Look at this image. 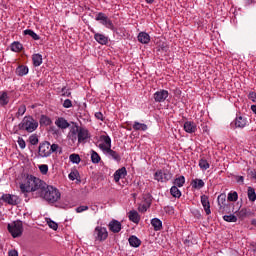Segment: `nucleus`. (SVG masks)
<instances>
[{
	"label": "nucleus",
	"instance_id": "1",
	"mask_svg": "<svg viewBox=\"0 0 256 256\" xmlns=\"http://www.w3.org/2000/svg\"><path fill=\"white\" fill-rule=\"evenodd\" d=\"M19 187L24 197H27V195L31 193L34 199H37V195H39L41 189L45 187V181L33 174H24L22 175Z\"/></svg>",
	"mask_w": 256,
	"mask_h": 256
},
{
	"label": "nucleus",
	"instance_id": "2",
	"mask_svg": "<svg viewBox=\"0 0 256 256\" xmlns=\"http://www.w3.org/2000/svg\"><path fill=\"white\" fill-rule=\"evenodd\" d=\"M39 198L46 201V203H49V205H53L61 200V192L56 187L45 183L43 189H41L38 195H36V199Z\"/></svg>",
	"mask_w": 256,
	"mask_h": 256
},
{
	"label": "nucleus",
	"instance_id": "3",
	"mask_svg": "<svg viewBox=\"0 0 256 256\" xmlns=\"http://www.w3.org/2000/svg\"><path fill=\"white\" fill-rule=\"evenodd\" d=\"M20 131H26L27 133H33V131H37V127H39V122L34 119L33 116H25L21 123L18 125Z\"/></svg>",
	"mask_w": 256,
	"mask_h": 256
},
{
	"label": "nucleus",
	"instance_id": "4",
	"mask_svg": "<svg viewBox=\"0 0 256 256\" xmlns=\"http://www.w3.org/2000/svg\"><path fill=\"white\" fill-rule=\"evenodd\" d=\"M89 137L91 136L86 128L75 127L70 131V139L72 141H77L78 139V143H87Z\"/></svg>",
	"mask_w": 256,
	"mask_h": 256
},
{
	"label": "nucleus",
	"instance_id": "5",
	"mask_svg": "<svg viewBox=\"0 0 256 256\" xmlns=\"http://www.w3.org/2000/svg\"><path fill=\"white\" fill-rule=\"evenodd\" d=\"M59 149V144H52L49 142H42L38 148V155L42 158L51 157L55 151Z\"/></svg>",
	"mask_w": 256,
	"mask_h": 256
},
{
	"label": "nucleus",
	"instance_id": "6",
	"mask_svg": "<svg viewBox=\"0 0 256 256\" xmlns=\"http://www.w3.org/2000/svg\"><path fill=\"white\" fill-rule=\"evenodd\" d=\"M7 229L12 237L17 239V237H21V235H23V222L21 220H17L9 223Z\"/></svg>",
	"mask_w": 256,
	"mask_h": 256
},
{
	"label": "nucleus",
	"instance_id": "7",
	"mask_svg": "<svg viewBox=\"0 0 256 256\" xmlns=\"http://www.w3.org/2000/svg\"><path fill=\"white\" fill-rule=\"evenodd\" d=\"M154 179L158 183H167V181L173 179V174L169 170H157L154 173Z\"/></svg>",
	"mask_w": 256,
	"mask_h": 256
},
{
	"label": "nucleus",
	"instance_id": "8",
	"mask_svg": "<svg viewBox=\"0 0 256 256\" xmlns=\"http://www.w3.org/2000/svg\"><path fill=\"white\" fill-rule=\"evenodd\" d=\"M93 236L95 241H105L109 237V232H107V228L97 226L94 230Z\"/></svg>",
	"mask_w": 256,
	"mask_h": 256
},
{
	"label": "nucleus",
	"instance_id": "9",
	"mask_svg": "<svg viewBox=\"0 0 256 256\" xmlns=\"http://www.w3.org/2000/svg\"><path fill=\"white\" fill-rule=\"evenodd\" d=\"M95 19L96 21H100L101 25H104V27H106L107 29H111V31L115 29V26L113 25V21H111V19H109V17H107L105 13L99 12Z\"/></svg>",
	"mask_w": 256,
	"mask_h": 256
},
{
	"label": "nucleus",
	"instance_id": "10",
	"mask_svg": "<svg viewBox=\"0 0 256 256\" xmlns=\"http://www.w3.org/2000/svg\"><path fill=\"white\" fill-rule=\"evenodd\" d=\"M1 199L8 205H19L21 203V199L17 195L3 194Z\"/></svg>",
	"mask_w": 256,
	"mask_h": 256
},
{
	"label": "nucleus",
	"instance_id": "11",
	"mask_svg": "<svg viewBox=\"0 0 256 256\" xmlns=\"http://www.w3.org/2000/svg\"><path fill=\"white\" fill-rule=\"evenodd\" d=\"M99 149H101L102 151H107L108 149H111V137L107 135H101Z\"/></svg>",
	"mask_w": 256,
	"mask_h": 256
},
{
	"label": "nucleus",
	"instance_id": "12",
	"mask_svg": "<svg viewBox=\"0 0 256 256\" xmlns=\"http://www.w3.org/2000/svg\"><path fill=\"white\" fill-rule=\"evenodd\" d=\"M169 97V91L167 90H159L154 93L153 98L156 103H163Z\"/></svg>",
	"mask_w": 256,
	"mask_h": 256
},
{
	"label": "nucleus",
	"instance_id": "13",
	"mask_svg": "<svg viewBox=\"0 0 256 256\" xmlns=\"http://www.w3.org/2000/svg\"><path fill=\"white\" fill-rule=\"evenodd\" d=\"M125 177H127V168L125 167L116 170L114 173L115 183H119V181H121V179H125Z\"/></svg>",
	"mask_w": 256,
	"mask_h": 256
},
{
	"label": "nucleus",
	"instance_id": "14",
	"mask_svg": "<svg viewBox=\"0 0 256 256\" xmlns=\"http://www.w3.org/2000/svg\"><path fill=\"white\" fill-rule=\"evenodd\" d=\"M92 33H94L95 41L100 45H107V43H109V38L105 36V34L96 33L95 31H92Z\"/></svg>",
	"mask_w": 256,
	"mask_h": 256
},
{
	"label": "nucleus",
	"instance_id": "15",
	"mask_svg": "<svg viewBox=\"0 0 256 256\" xmlns=\"http://www.w3.org/2000/svg\"><path fill=\"white\" fill-rule=\"evenodd\" d=\"M201 203L206 215H211V204L209 203V197L207 195L201 196Z\"/></svg>",
	"mask_w": 256,
	"mask_h": 256
},
{
	"label": "nucleus",
	"instance_id": "16",
	"mask_svg": "<svg viewBox=\"0 0 256 256\" xmlns=\"http://www.w3.org/2000/svg\"><path fill=\"white\" fill-rule=\"evenodd\" d=\"M184 131L186 133H195L197 131V125H195V122L187 121L184 123Z\"/></svg>",
	"mask_w": 256,
	"mask_h": 256
},
{
	"label": "nucleus",
	"instance_id": "17",
	"mask_svg": "<svg viewBox=\"0 0 256 256\" xmlns=\"http://www.w3.org/2000/svg\"><path fill=\"white\" fill-rule=\"evenodd\" d=\"M108 227L112 231V233H119V231H121V222L117 220H112L109 223Z\"/></svg>",
	"mask_w": 256,
	"mask_h": 256
},
{
	"label": "nucleus",
	"instance_id": "18",
	"mask_svg": "<svg viewBox=\"0 0 256 256\" xmlns=\"http://www.w3.org/2000/svg\"><path fill=\"white\" fill-rule=\"evenodd\" d=\"M138 41L140 43H142L143 45H147V43H149V41H151V36H149V34L146 32H140L138 34Z\"/></svg>",
	"mask_w": 256,
	"mask_h": 256
},
{
	"label": "nucleus",
	"instance_id": "19",
	"mask_svg": "<svg viewBox=\"0 0 256 256\" xmlns=\"http://www.w3.org/2000/svg\"><path fill=\"white\" fill-rule=\"evenodd\" d=\"M28 73L29 67L25 65H20L16 68V75H18V77H25V75H27Z\"/></svg>",
	"mask_w": 256,
	"mask_h": 256
},
{
	"label": "nucleus",
	"instance_id": "20",
	"mask_svg": "<svg viewBox=\"0 0 256 256\" xmlns=\"http://www.w3.org/2000/svg\"><path fill=\"white\" fill-rule=\"evenodd\" d=\"M55 125H57L59 129H68L70 124H69V122H67V120L65 118L60 117V118L56 119Z\"/></svg>",
	"mask_w": 256,
	"mask_h": 256
},
{
	"label": "nucleus",
	"instance_id": "21",
	"mask_svg": "<svg viewBox=\"0 0 256 256\" xmlns=\"http://www.w3.org/2000/svg\"><path fill=\"white\" fill-rule=\"evenodd\" d=\"M32 61H33L34 67H41V65L43 64V55L39 53L34 54L32 56Z\"/></svg>",
	"mask_w": 256,
	"mask_h": 256
},
{
	"label": "nucleus",
	"instance_id": "22",
	"mask_svg": "<svg viewBox=\"0 0 256 256\" xmlns=\"http://www.w3.org/2000/svg\"><path fill=\"white\" fill-rule=\"evenodd\" d=\"M236 215L239 219H245V217L251 216V209L242 208L241 210L236 211Z\"/></svg>",
	"mask_w": 256,
	"mask_h": 256
},
{
	"label": "nucleus",
	"instance_id": "23",
	"mask_svg": "<svg viewBox=\"0 0 256 256\" xmlns=\"http://www.w3.org/2000/svg\"><path fill=\"white\" fill-rule=\"evenodd\" d=\"M128 217L132 223H139V221H141V216H139V212L136 210H131L128 214Z\"/></svg>",
	"mask_w": 256,
	"mask_h": 256
},
{
	"label": "nucleus",
	"instance_id": "24",
	"mask_svg": "<svg viewBox=\"0 0 256 256\" xmlns=\"http://www.w3.org/2000/svg\"><path fill=\"white\" fill-rule=\"evenodd\" d=\"M151 225L154 228V231H161V229H163V222L159 218H153L151 220Z\"/></svg>",
	"mask_w": 256,
	"mask_h": 256
},
{
	"label": "nucleus",
	"instance_id": "25",
	"mask_svg": "<svg viewBox=\"0 0 256 256\" xmlns=\"http://www.w3.org/2000/svg\"><path fill=\"white\" fill-rule=\"evenodd\" d=\"M0 105L2 107L9 105V94L5 91L0 92Z\"/></svg>",
	"mask_w": 256,
	"mask_h": 256
},
{
	"label": "nucleus",
	"instance_id": "26",
	"mask_svg": "<svg viewBox=\"0 0 256 256\" xmlns=\"http://www.w3.org/2000/svg\"><path fill=\"white\" fill-rule=\"evenodd\" d=\"M245 125H247V120L245 118H243V116L236 117V119H235L236 127L243 129V127H245Z\"/></svg>",
	"mask_w": 256,
	"mask_h": 256
},
{
	"label": "nucleus",
	"instance_id": "27",
	"mask_svg": "<svg viewBox=\"0 0 256 256\" xmlns=\"http://www.w3.org/2000/svg\"><path fill=\"white\" fill-rule=\"evenodd\" d=\"M247 197H248L249 201H251V203H255V201H256V193H255V189L253 187H251V186L248 187Z\"/></svg>",
	"mask_w": 256,
	"mask_h": 256
},
{
	"label": "nucleus",
	"instance_id": "28",
	"mask_svg": "<svg viewBox=\"0 0 256 256\" xmlns=\"http://www.w3.org/2000/svg\"><path fill=\"white\" fill-rule=\"evenodd\" d=\"M132 127H133L134 131H147V129H148L147 124L140 123L137 121L134 122Z\"/></svg>",
	"mask_w": 256,
	"mask_h": 256
},
{
	"label": "nucleus",
	"instance_id": "29",
	"mask_svg": "<svg viewBox=\"0 0 256 256\" xmlns=\"http://www.w3.org/2000/svg\"><path fill=\"white\" fill-rule=\"evenodd\" d=\"M193 189H203L205 187V182L201 179H194L191 183Z\"/></svg>",
	"mask_w": 256,
	"mask_h": 256
},
{
	"label": "nucleus",
	"instance_id": "30",
	"mask_svg": "<svg viewBox=\"0 0 256 256\" xmlns=\"http://www.w3.org/2000/svg\"><path fill=\"white\" fill-rule=\"evenodd\" d=\"M217 201H218V205H219L220 209H225V203L227 201V195H225V193L220 194L217 198Z\"/></svg>",
	"mask_w": 256,
	"mask_h": 256
},
{
	"label": "nucleus",
	"instance_id": "31",
	"mask_svg": "<svg viewBox=\"0 0 256 256\" xmlns=\"http://www.w3.org/2000/svg\"><path fill=\"white\" fill-rule=\"evenodd\" d=\"M106 152L108 153L109 157H111V159H114V161H121V155H119V153H117L115 150L110 148L106 150Z\"/></svg>",
	"mask_w": 256,
	"mask_h": 256
},
{
	"label": "nucleus",
	"instance_id": "32",
	"mask_svg": "<svg viewBox=\"0 0 256 256\" xmlns=\"http://www.w3.org/2000/svg\"><path fill=\"white\" fill-rule=\"evenodd\" d=\"M129 245L131 247H139L141 245V240L137 236H131L129 239Z\"/></svg>",
	"mask_w": 256,
	"mask_h": 256
},
{
	"label": "nucleus",
	"instance_id": "33",
	"mask_svg": "<svg viewBox=\"0 0 256 256\" xmlns=\"http://www.w3.org/2000/svg\"><path fill=\"white\" fill-rule=\"evenodd\" d=\"M23 50V44H21V42H13L11 44V51H13L14 53H19V51Z\"/></svg>",
	"mask_w": 256,
	"mask_h": 256
},
{
	"label": "nucleus",
	"instance_id": "34",
	"mask_svg": "<svg viewBox=\"0 0 256 256\" xmlns=\"http://www.w3.org/2000/svg\"><path fill=\"white\" fill-rule=\"evenodd\" d=\"M170 194L172 195V197L179 199V197H181V190H179L178 186H172L170 189Z\"/></svg>",
	"mask_w": 256,
	"mask_h": 256
},
{
	"label": "nucleus",
	"instance_id": "35",
	"mask_svg": "<svg viewBox=\"0 0 256 256\" xmlns=\"http://www.w3.org/2000/svg\"><path fill=\"white\" fill-rule=\"evenodd\" d=\"M24 35H29L32 37V39H34V41H39V39H41V37H39V35H37V33L31 29L24 30Z\"/></svg>",
	"mask_w": 256,
	"mask_h": 256
},
{
	"label": "nucleus",
	"instance_id": "36",
	"mask_svg": "<svg viewBox=\"0 0 256 256\" xmlns=\"http://www.w3.org/2000/svg\"><path fill=\"white\" fill-rule=\"evenodd\" d=\"M174 187H183L185 185V176H179L173 181Z\"/></svg>",
	"mask_w": 256,
	"mask_h": 256
},
{
	"label": "nucleus",
	"instance_id": "37",
	"mask_svg": "<svg viewBox=\"0 0 256 256\" xmlns=\"http://www.w3.org/2000/svg\"><path fill=\"white\" fill-rule=\"evenodd\" d=\"M53 122L51 121V118H49L46 115H41L40 117V125H45V127L51 125Z\"/></svg>",
	"mask_w": 256,
	"mask_h": 256
},
{
	"label": "nucleus",
	"instance_id": "38",
	"mask_svg": "<svg viewBox=\"0 0 256 256\" xmlns=\"http://www.w3.org/2000/svg\"><path fill=\"white\" fill-rule=\"evenodd\" d=\"M69 159L71 163H75L76 165H79V163H81V156H79V154H71L69 156Z\"/></svg>",
	"mask_w": 256,
	"mask_h": 256
},
{
	"label": "nucleus",
	"instance_id": "39",
	"mask_svg": "<svg viewBox=\"0 0 256 256\" xmlns=\"http://www.w3.org/2000/svg\"><path fill=\"white\" fill-rule=\"evenodd\" d=\"M224 221H227V223H237V216L230 214V215H224L223 216Z\"/></svg>",
	"mask_w": 256,
	"mask_h": 256
},
{
	"label": "nucleus",
	"instance_id": "40",
	"mask_svg": "<svg viewBox=\"0 0 256 256\" xmlns=\"http://www.w3.org/2000/svg\"><path fill=\"white\" fill-rule=\"evenodd\" d=\"M91 161L92 163H99L101 161V156L94 150L91 151Z\"/></svg>",
	"mask_w": 256,
	"mask_h": 256
},
{
	"label": "nucleus",
	"instance_id": "41",
	"mask_svg": "<svg viewBox=\"0 0 256 256\" xmlns=\"http://www.w3.org/2000/svg\"><path fill=\"white\" fill-rule=\"evenodd\" d=\"M26 111H27V107L25 105L19 106L18 111L16 113V117L17 118L23 117V115H25Z\"/></svg>",
	"mask_w": 256,
	"mask_h": 256
},
{
	"label": "nucleus",
	"instance_id": "42",
	"mask_svg": "<svg viewBox=\"0 0 256 256\" xmlns=\"http://www.w3.org/2000/svg\"><path fill=\"white\" fill-rule=\"evenodd\" d=\"M199 167H200V169H203V171H207V169H209L210 165H209V162H207V160L200 159Z\"/></svg>",
	"mask_w": 256,
	"mask_h": 256
},
{
	"label": "nucleus",
	"instance_id": "43",
	"mask_svg": "<svg viewBox=\"0 0 256 256\" xmlns=\"http://www.w3.org/2000/svg\"><path fill=\"white\" fill-rule=\"evenodd\" d=\"M228 201H237L239 199V194L236 191L228 193Z\"/></svg>",
	"mask_w": 256,
	"mask_h": 256
},
{
	"label": "nucleus",
	"instance_id": "44",
	"mask_svg": "<svg viewBox=\"0 0 256 256\" xmlns=\"http://www.w3.org/2000/svg\"><path fill=\"white\" fill-rule=\"evenodd\" d=\"M39 170L42 175H47V173L49 172V166L46 164H42L39 166Z\"/></svg>",
	"mask_w": 256,
	"mask_h": 256
},
{
	"label": "nucleus",
	"instance_id": "45",
	"mask_svg": "<svg viewBox=\"0 0 256 256\" xmlns=\"http://www.w3.org/2000/svg\"><path fill=\"white\" fill-rule=\"evenodd\" d=\"M48 227H50V229H53V231H57V229H59V224H57V222L53 220H49Z\"/></svg>",
	"mask_w": 256,
	"mask_h": 256
},
{
	"label": "nucleus",
	"instance_id": "46",
	"mask_svg": "<svg viewBox=\"0 0 256 256\" xmlns=\"http://www.w3.org/2000/svg\"><path fill=\"white\" fill-rule=\"evenodd\" d=\"M63 107L65 109H70V107H73V102L70 99H66L63 102Z\"/></svg>",
	"mask_w": 256,
	"mask_h": 256
},
{
	"label": "nucleus",
	"instance_id": "47",
	"mask_svg": "<svg viewBox=\"0 0 256 256\" xmlns=\"http://www.w3.org/2000/svg\"><path fill=\"white\" fill-rule=\"evenodd\" d=\"M20 149H25V147H27V144L25 143V140L21 137L18 138V141H17Z\"/></svg>",
	"mask_w": 256,
	"mask_h": 256
},
{
	"label": "nucleus",
	"instance_id": "48",
	"mask_svg": "<svg viewBox=\"0 0 256 256\" xmlns=\"http://www.w3.org/2000/svg\"><path fill=\"white\" fill-rule=\"evenodd\" d=\"M29 141L31 145H37V143H39V138H37L35 135H32L29 137Z\"/></svg>",
	"mask_w": 256,
	"mask_h": 256
},
{
	"label": "nucleus",
	"instance_id": "49",
	"mask_svg": "<svg viewBox=\"0 0 256 256\" xmlns=\"http://www.w3.org/2000/svg\"><path fill=\"white\" fill-rule=\"evenodd\" d=\"M149 209V206L147 204H140L138 207V211L140 213H145Z\"/></svg>",
	"mask_w": 256,
	"mask_h": 256
},
{
	"label": "nucleus",
	"instance_id": "50",
	"mask_svg": "<svg viewBox=\"0 0 256 256\" xmlns=\"http://www.w3.org/2000/svg\"><path fill=\"white\" fill-rule=\"evenodd\" d=\"M89 206H79L76 208V213H83V211H88Z\"/></svg>",
	"mask_w": 256,
	"mask_h": 256
},
{
	"label": "nucleus",
	"instance_id": "51",
	"mask_svg": "<svg viewBox=\"0 0 256 256\" xmlns=\"http://www.w3.org/2000/svg\"><path fill=\"white\" fill-rule=\"evenodd\" d=\"M248 99H250V101H252L253 103H256V92H250L248 94Z\"/></svg>",
	"mask_w": 256,
	"mask_h": 256
},
{
	"label": "nucleus",
	"instance_id": "52",
	"mask_svg": "<svg viewBox=\"0 0 256 256\" xmlns=\"http://www.w3.org/2000/svg\"><path fill=\"white\" fill-rule=\"evenodd\" d=\"M77 172H70V174L68 175L70 181H75V179H77Z\"/></svg>",
	"mask_w": 256,
	"mask_h": 256
},
{
	"label": "nucleus",
	"instance_id": "53",
	"mask_svg": "<svg viewBox=\"0 0 256 256\" xmlns=\"http://www.w3.org/2000/svg\"><path fill=\"white\" fill-rule=\"evenodd\" d=\"M96 119H99L100 121H103V113L101 112H96L95 113Z\"/></svg>",
	"mask_w": 256,
	"mask_h": 256
},
{
	"label": "nucleus",
	"instance_id": "54",
	"mask_svg": "<svg viewBox=\"0 0 256 256\" xmlns=\"http://www.w3.org/2000/svg\"><path fill=\"white\" fill-rule=\"evenodd\" d=\"M9 256H19V252H17V250H10L8 252Z\"/></svg>",
	"mask_w": 256,
	"mask_h": 256
},
{
	"label": "nucleus",
	"instance_id": "55",
	"mask_svg": "<svg viewBox=\"0 0 256 256\" xmlns=\"http://www.w3.org/2000/svg\"><path fill=\"white\" fill-rule=\"evenodd\" d=\"M65 87L64 88H62V93H63V95L65 96V97H71V92H65Z\"/></svg>",
	"mask_w": 256,
	"mask_h": 256
},
{
	"label": "nucleus",
	"instance_id": "56",
	"mask_svg": "<svg viewBox=\"0 0 256 256\" xmlns=\"http://www.w3.org/2000/svg\"><path fill=\"white\" fill-rule=\"evenodd\" d=\"M249 175L252 177V179H256V171L250 170Z\"/></svg>",
	"mask_w": 256,
	"mask_h": 256
},
{
	"label": "nucleus",
	"instance_id": "57",
	"mask_svg": "<svg viewBox=\"0 0 256 256\" xmlns=\"http://www.w3.org/2000/svg\"><path fill=\"white\" fill-rule=\"evenodd\" d=\"M243 181H244L243 176H239L238 179H237V182L238 183H243Z\"/></svg>",
	"mask_w": 256,
	"mask_h": 256
},
{
	"label": "nucleus",
	"instance_id": "58",
	"mask_svg": "<svg viewBox=\"0 0 256 256\" xmlns=\"http://www.w3.org/2000/svg\"><path fill=\"white\" fill-rule=\"evenodd\" d=\"M251 110H252L253 113H255V115H256V105H252V106H251Z\"/></svg>",
	"mask_w": 256,
	"mask_h": 256
},
{
	"label": "nucleus",
	"instance_id": "59",
	"mask_svg": "<svg viewBox=\"0 0 256 256\" xmlns=\"http://www.w3.org/2000/svg\"><path fill=\"white\" fill-rule=\"evenodd\" d=\"M167 211H168V212L173 211V207H167V208H166V213H167Z\"/></svg>",
	"mask_w": 256,
	"mask_h": 256
},
{
	"label": "nucleus",
	"instance_id": "60",
	"mask_svg": "<svg viewBox=\"0 0 256 256\" xmlns=\"http://www.w3.org/2000/svg\"><path fill=\"white\" fill-rule=\"evenodd\" d=\"M251 223H252V225H254V227H256V219H253V220L251 221Z\"/></svg>",
	"mask_w": 256,
	"mask_h": 256
},
{
	"label": "nucleus",
	"instance_id": "61",
	"mask_svg": "<svg viewBox=\"0 0 256 256\" xmlns=\"http://www.w3.org/2000/svg\"><path fill=\"white\" fill-rule=\"evenodd\" d=\"M154 2H155V0H146V3H149V4L154 3Z\"/></svg>",
	"mask_w": 256,
	"mask_h": 256
}]
</instances>
